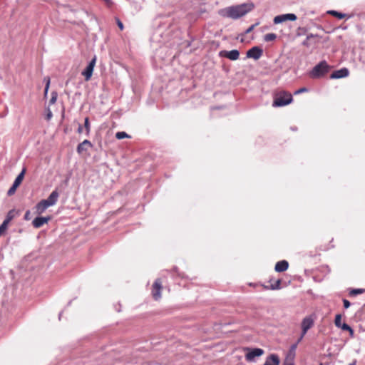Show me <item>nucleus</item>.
<instances>
[{
  "label": "nucleus",
  "instance_id": "4468645a",
  "mask_svg": "<svg viewBox=\"0 0 365 365\" xmlns=\"http://www.w3.org/2000/svg\"><path fill=\"white\" fill-rule=\"evenodd\" d=\"M50 219V217H37L32 222L33 226L36 228H39L47 223Z\"/></svg>",
  "mask_w": 365,
  "mask_h": 365
},
{
  "label": "nucleus",
  "instance_id": "6e6552de",
  "mask_svg": "<svg viewBox=\"0 0 365 365\" xmlns=\"http://www.w3.org/2000/svg\"><path fill=\"white\" fill-rule=\"evenodd\" d=\"M96 61V57L94 56V58L90 61L88 65L86 66V69L82 72V75L85 77V80L86 81H89L92 76Z\"/></svg>",
  "mask_w": 365,
  "mask_h": 365
},
{
  "label": "nucleus",
  "instance_id": "393cba45",
  "mask_svg": "<svg viewBox=\"0 0 365 365\" xmlns=\"http://www.w3.org/2000/svg\"><path fill=\"white\" fill-rule=\"evenodd\" d=\"M363 289H353L350 291L349 294L351 296H355L356 294H362L364 292Z\"/></svg>",
  "mask_w": 365,
  "mask_h": 365
},
{
  "label": "nucleus",
  "instance_id": "412c9836",
  "mask_svg": "<svg viewBox=\"0 0 365 365\" xmlns=\"http://www.w3.org/2000/svg\"><path fill=\"white\" fill-rule=\"evenodd\" d=\"M277 38V35L274 33H269L264 36V40L267 42L274 41Z\"/></svg>",
  "mask_w": 365,
  "mask_h": 365
},
{
  "label": "nucleus",
  "instance_id": "c85d7f7f",
  "mask_svg": "<svg viewBox=\"0 0 365 365\" xmlns=\"http://www.w3.org/2000/svg\"><path fill=\"white\" fill-rule=\"evenodd\" d=\"M44 81L46 82L44 93H45V95H46L48 93V88H49L50 78L48 77H46V78H44Z\"/></svg>",
  "mask_w": 365,
  "mask_h": 365
},
{
  "label": "nucleus",
  "instance_id": "9b49d317",
  "mask_svg": "<svg viewBox=\"0 0 365 365\" xmlns=\"http://www.w3.org/2000/svg\"><path fill=\"white\" fill-rule=\"evenodd\" d=\"M262 49L258 46H254L247 52V57L254 58L255 60L259 59L262 55Z\"/></svg>",
  "mask_w": 365,
  "mask_h": 365
},
{
  "label": "nucleus",
  "instance_id": "f704fd0d",
  "mask_svg": "<svg viewBox=\"0 0 365 365\" xmlns=\"http://www.w3.org/2000/svg\"><path fill=\"white\" fill-rule=\"evenodd\" d=\"M344 307L347 309L350 307L351 304L347 299H343Z\"/></svg>",
  "mask_w": 365,
  "mask_h": 365
},
{
  "label": "nucleus",
  "instance_id": "aec40b11",
  "mask_svg": "<svg viewBox=\"0 0 365 365\" xmlns=\"http://www.w3.org/2000/svg\"><path fill=\"white\" fill-rule=\"evenodd\" d=\"M314 37H317V35H314L312 34L307 35L306 39L303 41L302 45L306 47H310L312 45L311 39Z\"/></svg>",
  "mask_w": 365,
  "mask_h": 365
},
{
  "label": "nucleus",
  "instance_id": "bb28decb",
  "mask_svg": "<svg viewBox=\"0 0 365 365\" xmlns=\"http://www.w3.org/2000/svg\"><path fill=\"white\" fill-rule=\"evenodd\" d=\"M341 316L340 314H336V317H335V320H334V324L336 325V327H341Z\"/></svg>",
  "mask_w": 365,
  "mask_h": 365
},
{
  "label": "nucleus",
  "instance_id": "f3484780",
  "mask_svg": "<svg viewBox=\"0 0 365 365\" xmlns=\"http://www.w3.org/2000/svg\"><path fill=\"white\" fill-rule=\"evenodd\" d=\"M50 206V204L46 200H42L36 205V211L38 214H41Z\"/></svg>",
  "mask_w": 365,
  "mask_h": 365
},
{
  "label": "nucleus",
  "instance_id": "a878e982",
  "mask_svg": "<svg viewBox=\"0 0 365 365\" xmlns=\"http://www.w3.org/2000/svg\"><path fill=\"white\" fill-rule=\"evenodd\" d=\"M84 127H85L86 130V134H87V135H88L89 133H90V129H91L90 123H89V118H85Z\"/></svg>",
  "mask_w": 365,
  "mask_h": 365
},
{
  "label": "nucleus",
  "instance_id": "dca6fc26",
  "mask_svg": "<svg viewBox=\"0 0 365 365\" xmlns=\"http://www.w3.org/2000/svg\"><path fill=\"white\" fill-rule=\"evenodd\" d=\"M288 262L286 260H282L276 263L274 269L276 272H282L286 271L288 269Z\"/></svg>",
  "mask_w": 365,
  "mask_h": 365
},
{
  "label": "nucleus",
  "instance_id": "79ce46f5",
  "mask_svg": "<svg viewBox=\"0 0 365 365\" xmlns=\"http://www.w3.org/2000/svg\"><path fill=\"white\" fill-rule=\"evenodd\" d=\"M284 365H294L293 364H285Z\"/></svg>",
  "mask_w": 365,
  "mask_h": 365
},
{
  "label": "nucleus",
  "instance_id": "20e7f679",
  "mask_svg": "<svg viewBox=\"0 0 365 365\" xmlns=\"http://www.w3.org/2000/svg\"><path fill=\"white\" fill-rule=\"evenodd\" d=\"M26 170L23 169L22 171L18 175L16 178L15 179L12 186L9 188L8 190V195L11 196L14 195L17 189V187L19 186V185L21 183L24 174H25Z\"/></svg>",
  "mask_w": 365,
  "mask_h": 365
},
{
  "label": "nucleus",
  "instance_id": "f257e3e1",
  "mask_svg": "<svg viewBox=\"0 0 365 365\" xmlns=\"http://www.w3.org/2000/svg\"><path fill=\"white\" fill-rule=\"evenodd\" d=\"M255 8V5L252 2H247L238 5L228 6L220 11V14L227 18L232 19H240Z\"/></svg>",
  "mask_w": 365,
  "mask_h": 365
},
{
  "label": "nucleus",
  "instance_id": "4be33fe9",
  "mask_svg": "<svg viewBox=\"0 0 365 365\" xmlns=\"http://www.w3.org/2000/svg\"><path fill=\"white\" fill-rule=\"evenodd\" d=\"M15 217V211L14 210H10L6 215V219L4 221H7L8 223H9Z\"/></svg>",
  "mask_w": 365,
  "mask_h": 365
},
{
  "label": "nucleus",
  "instance_id": "72a5a7b5",
  "mask_svg": "<svg viewBox=\"0 0 365 365\" xmlns=\"http://www.w3.org/2000/svg\"><path fill=\"white\" fill-rule=\"evenodd\" d=\"M116 23L118 24V26L119 27V29L122 31L123 30V23L120 21V20L119 19H116Z\"/></svg>",
  "mask_w": 365,
  "mask_h": 365
},
{
  "label": "nucleus",
  "instance_id": "b1692460",
  "mask_svg": "<svg viewBox=\"0 0 365 365\" xmlns=\"http://www.w3.org/2000/svg\"><path fill=\"white\" fill-rule=\"evenodd\" d=\"M115 138L118 140H121L125 138H130V136L125 132L121 131L116 133Z\"/></svg>",
  "mask_w": 365,
  "mask_h": 365
},
{
  "label": "nucleus",
  "instance_id": "37998d69",
  "mask_svg": "<svg viewBox=\"0 0 365 365\" xmlns=\"http://www.w3.org/2000/svg\"><path fill=\"white\" fill-rule=\"evenodd\" d=\"M319 365H323L322 364H320Z\"/></svg>",
  "mask_w": 365,
  "mask_h": 365
},
{
  "label": "nucleus",
  "instance_id": "423d86ee",
  "mask_svg": "<svg viewBox=\"0 0 365 365\" xmlns=\"http://www.w3.org/2000/svg\"><path fill=\"white\" fill-rule=\"evenodd\" d=\"M314 325V319L312 317L309 316L303 319L302 322V332L301 334V339H303L307 331L312 328Z\"/></svg>",
  "mask_w": 365,
  "mask_h": 365
},
{
  "label": "nucleus",
  "instance_id": "c756f323",
  "mask_svg": "<svg viewBox=\"0 0 365 365\" xmlns=\"http://www.w3.org/2000/svg\"><path fill=\"white\" fill-rule=\"evenodd\" d=\"M280 284H281V281L279 279H278L274 284H272L271 287H270V289H272V290H275V289H280Z\"/></svg>",
  "mask_w": 365,
  "mask_h": 365
},
{
  "label": "nucleus",
  "instance_id": "1a4fd4ad",
  "mask_svg": "<svg viewBox=\"0 0 365 365\" xmlns=\"http://www.w3.org/2000/svg\"><path fill=\"white\" fill-rule=\"evenodd\" d=\"M264 350L259 348H255L252 349H250V351L246 354L245 359L248 361H252L255 357H259L263 355Z\"/></svg>",
  "mask_w": 365,
  "mask_h": 365
},
{
  "label": "nucleus",
  "instance_id": "7c9ffc66",
  "mask_svg": "<svg viewBox=\"0 0 365 365\" xmlns=\"http://www.w3.org/2000/svg\"><path fill=\"white\" fill-rule=\"evenodd\" d=\"M57 93L56 92H53L51 93V98L50 99V104H54L57 100Z\"/></svg>",
  "mask_w": 365,
  "mask_h": 365
},
{
  "label": "nucleus",
  "instance_id": "39448f33",
  "mask_svg": "<svg viewBox=\"0 0 365 365\" xmlns=\"http://www.w3.org/2000/svg\"><path fill=\"white\" fill-rule=\"evenodd\" d=\"M163 289L162 282L160 279H157L153 285L152 295L155 300H158L161 298V290Z\"/></svg>",
  "mask_w": 365,
  "mask_h": 365
},
{
  "label": "nucleus",
  "instance_id": "2eb2a0df",
  "mask_svg": "<svg viewBox=\"0 0 365 365\" xmlns=\"http://www.w3.org/2000/svg\"><path fill=\"white\" fill-rule=\"evenodd\" d=\"M279 356L275 354H272L266 359L264 365H279Z\"/></svg>",
  "mask_w": 365,
  "mask_h": 365
},
{
  "label": "nucleus",
  "instance_id": "9d476101",
  "mask_svg": "<svg viewBox=\"0 0 365 365\" xmlns=\"http://www.w3.org/2000/svg\"><path fill=\"white\" fill-rule=\"evenodd\" d=\"M220 56L221 57L227 58L232 61L237 60L240 57V52L237 49H234L232 51H221L220 52Z\"/></svg>",
  "mask_w": 365,
  "mask_h": 365
},
{
  "label": "nucleus",
  "instance_id": "ea45409f",
  "mask_svg": "<svg viewBox=\"0 0 365 365\" xmlns=\"http://www.w3.org/2000/svg\"><path fill=\"white\" fill-rule=\"evenodd\" d=\"M83 132V128L81 125H79L78 128V133H81Z\"/></svg>",
  "mask_w": 365,
  "mask_h": 365
},
{
  "label": "nucleus",
  "instance_id": "473e14b6",
  "mask_svg": "<svg viewBox=\"0 0 365 365\" xmlns=\"http://www.w3.org/2000/svg\"><path fill=\"white\" fill-rule=\"evenodd\" d=\"M308 91V89L307 88H301L298 90H297L296 91H294V95H298L299 93H304V92H307Z\"/></svg>",
  "mask_w": 365,
  "mask_h": 365
},
{
  "label": "nucleus",
  "instance_id": "7ed1b4c3",
  "mask_svg": "<svg viewBox=\"0 0 365 365\" xmlns=\"http://www.w3.org/2000/svg\"><path fill=\"white\" fill-rule=\"evenodd\" d=\"M329 70V66L325 61H323L312 68L309 72V76L313 78H318L327 74Z\"/></svg>",
  "mask_w": 365,
  "mask_h": 365
},
{
  "label": "nucleus",
  "instance_id": "f03ea898",
  "mask_svg": "<svg viewBox=\"0 0 365 365\" xmlns=\"http://www.w3.org/2000/svg\"><path fill=\"white\" fill-rule=\"evenodd\" d=\"M292 100V96L289 93L282 91L275 96L272 106L274 107L284 106L289 104Z\"/></svg>",
  "mask_w": 365,
  "mask_h": 365
},
{
  "label": "nucleus",
  "instance_id": "2f4dec72",
  "mask_svg": "<svg viewBox=\"0 0 365 365\" xmlns=\"http://www.w3.org/2000/svg\"><path fill=\"white\" fill-rule=\"evenodd\" d=\"M259 24V22H257L256 24L250 26L246 31H245V34H249L250 32H252L253 31V29Z\"/></svg>",
  "mask_w": 365,
  "mask_h": 365
},
{
  "label": "nucleus",
  "instance_id": "c03bdc74",
  "mask_svg": "<svg viewBox=\"0 0 365 365\" xmlns=\"http://www.w3.org/2000/svg\"><path fill=\"white\" fill-rule=\"evenodd\" d=\"M350 365H354V364H350Z\"/></svg>",
  "mask_w": 365,
  "mask_h": 365
},
{
  "label": "nucleus",
  "instance_id": "5701e85b",
  "mask_svg": "<svg viewBox=\"0 0 365 365\" xmlns=\"http://www.w3.org/2000/svg\"><path fill=\"white\" fill-rule=\"evenodd\" d=\"M9 223L7 221H4L0 225V237L6 231Z\"/></svg>",
  "mask_w": 365,
  "mask_h": 365
},
{
  "label": "nucleus",
  "instance_id": "f8f14e48",
  "mask_svg": "<svg viewBox=\"0 0 365 365\" xmlns=\"http://www.w3.org/2000/svg\"><path fill=\"white\" fill-rule=\"evenodd\" d=\"M92 147L93 144L88 140H85L78 145L76 150L78 154L81 155L86 153L88 148Z\"/></svg>",
  "mask_w": 365,
  "mask_h": 365
},
{
  "label": "nucleus",
  "instance_id": "a211bd4d",
  "mask_svg": "<svg viewBox=\"0 0 365 365\" xmlns=\"http://www.w3.org/2000/svg\"><path fill=\"white\" fill-rule=\"evenodd\" d=\"M58 197L59 193L56 190H55L50 194L46 200L50 204L51 206H52L56 203Z\"/></svg>",
  "mask_w": 365,
  "mask_h": 365
},
{
  "label": "nucleus",
  "instance_id": "a19ab883",
  "mask_svg": "<svg viewBox=\"0 0 365 365\" xmlns=\"http://www.w3.org/2000/svg\"><path fill=\"white\" fill-rule=\"evenodd\" d=\"M302 339H301V336L299 337V339H298V341H297V344L302 340Z\"/></svg>",
  "mask_w": 365,
  "mask_h": 365
},
{
  "label": "nucleus",
  "instance_id": "6ab92c4d",
  "mask_svg": "<svg viewBox=\"0 0 365 365\" xmlns=\"http://www.w3.org/2000/svg\"><path fill=\"white\" fill-rule=\"evenodd\" d=\"M327 13L329 15H331V16L339 19H341L346 16L345 14L336 11L335 10H329Z\"/></svg>",
  "mask_w": 365,
  "mask_h": 365
},
{
  "label": "nucleus",
  "instance_id": "ddd939ff",
  "mask_svg": "<svg viewBox=\"0 0 365 365\" xmlns=\"http://www.w3.org/2000/svg\"><path fill=\"white\" fill-rule=\"evenodd\" d=\"M349 70L346 68H341L339 70L335 71L331 74V78H344L349 76Z\"/></svg>",
  "mask_w": 365,
  "mask_h": 365
},
{
  "label": "nucleus",
  "instance_id": "4c0bfd02",
  "mask_svg": "<svg viewBox=\"0 0 365 365\" xmlns=\"http://www.w3.org/2000/svg\"><path fill=\"white\" fill-rule=\"evenodd\" d=\"M297 346V343L291 346L290 351L294 352Z\"/></svg>",
  "mask_w": 365,
  "mask_h": 365
},
{
  "label": "nucleus",
  "instance_id": "cd10ccee",
  "mask_svg": "<svg viewBox=\"0 0 365 365\" xmlns=\"http://www.w3.org/2000/svg\"><path fill=\"white\" fill-rule=\"evenodd\" d=\"M341 329L343 330H345V331H349L351 334H353V329L346 323H344L343 324H341Z\"/></svg>",
  "mask_w": 365,
  "mask_h": 365
},
{
  "label": "nucleus",
  "instance_id": "e433bc0d",
  "mask_svg": "<svg viewBox=\"0 0 365 365\" xmlns=\"http://www.w3.org/2000/svg\"><path fill=\"white\" fill-rule=\"evenodd\" d=\"M103 1H105V3L106 4V5L108 7H110L113 5V1L111 0H103Z\"/></svg>",
  "mask_w": 365,
  "mask_h": 365
},
{
  "label": "nucleus",
  "instance_id": "58836bf2",
  "mask_svg": "<svg viewBox=\"0 0 365 365\" xmlns=\"http://www.w3.org/2000/svg\"><path fill=\"white\" fill-rule=\"evenodd\" d=\"M29 215H30V212H29V211H27V212H26V214H25V216H24V217H25V219H26V220H29Z\"/></svg>",
  "mask_w": 365,
  "mask_h": 365
},
{
  "label": "nucleus",
  "instance_id": "c9c22d12",
  "mask_svg": "<svg viewBox=\"0 0 365 365\" xmlns=\"http://www.w3.org/2000/svg\"><path fill=\"white\" fill-rule=\"evenodd\" d=\"M52 112L50 110H48L46 114V119L49 120L52 118Z\"/></svg>",
  "mask_w": 365,
  "mask_h": 365
},
{
  "label": "nucleus",
  "instance_id": "0eeeda50",
  "mask_svg": "<svg viewBox=\"0 0 365 365\" xmlns=\"http://www.w3.org/2000/svg\"><path fill=\"white\" fill-rule=\"evenodd\" d=\"M296 19L297 16L294 14H286L276 16L273 19V22L274 24H279L286 21H295Z\"/></svg>",
  "mask_w": 365,
  "mask_h": 365
}]
</instances>
